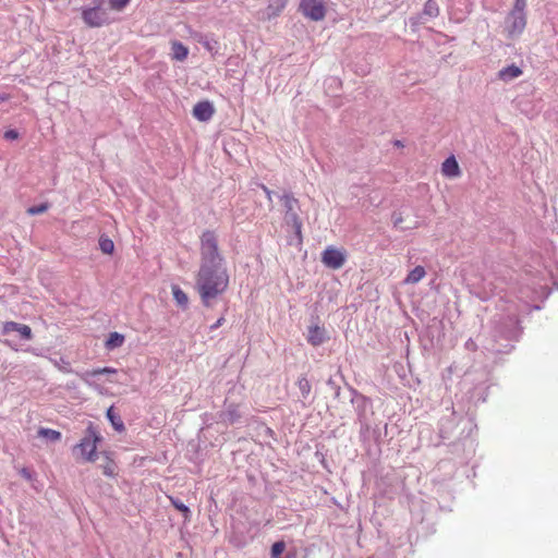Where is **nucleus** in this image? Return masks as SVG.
Wrapping results in <instances>:
<instances>
[{
	"label": "nucleus",
	"instance_id": "obj_32",
	"mask_svg": "<svg viewBox=\"0 0 558 558\" xmlns=\"http://www.w3.org/2000/svg\"><path fill=\"white\" fill-rule=\"evenodd\" d=\"M526 7V0H515L513 9L524 11Z\"/></svg>",
	"mask_w": 558,
	"mask_h": 558
},
{
	"label": "nucleus",
	"instance_id": "obj_11",
	"mask_svg": "<svg viewBox=\"0 0 558 558\" xmlns=\"http://www.w3.org/2000/svg\"><path fill=\"white\" fill-rule=\"evenodd\" d=\"M441 173L447 178H458L461 174L460 166L454 156L448 157L441 163Z\"/></svg>",
	"mask_w": 558,
	"mask_h": 558
},
{
	"label": "nucleus",
	"instance_id": "obj_8",
	"mask_svg": "<svg viewBox=\"0 0 558 558\" xmlns=\"http://www.w3.org/2000/svg\"><path fill=\"white\" fill-rule=\"evenodd\" d=\"M11 332H17L20 338L23 340H31L33 338V332L29 326L15 322H7L3 325L2 333L9 335Z\"/></svg>",
	"mask_w": 558,
	"mask_h": 558
},
{
	"label": "nucleus",
	"instance_id": "obj_4",
	"mask_svg": "<svg viewBox=\"0 0 558 558\" xmlns=\"http://www.w3.org/2000/svg\"><path fill=\"white\" fill-rule=\"evenodd\" d=\"M281 201L283 202V206L286 209V223L292 226L295 234L301 239L302 221L295 210V208L299 206V201L290 193L283 194L281 196Z\"/></svg>",
	"mask_w": 558,
	"mask_h": 558
},
{
	"label": "nucleus",
	"instance_id": "obj_39",
	"mask_svg": "<svg viewBox=\"0 0 558 558\" xmlns=\"http://www.w3.org/2000/svg\"><path fill=\"white\" fill-rule=\"evenodd\" d=\"M393 145L398 148H402L404 146L403 143L399 140L393 141Z\"/></svg>",
	"mask_w": 558,
	"mask_h": 558
},
{
	"label": "nucleus",
	"instance_id": "obj_16",
	"mask_svg": "<svg viewBox=\"0 0 558 558\" xmlns=\"http://www.w3.org/2000/svg\"><path fill=\"white\" fill-rule=\"evenodd\" d=\"M124 343V336L122 333H119L117 331L110 332L106 342L105 348L109 351L118 349L122 347Z\"/></svg>",
	"mask_w": 558,
	"mask_h": 558
},
{
	"label": "nucleus",
	"instance_id": "obj_10",
	"mask_svg": "<svg viewBox=\"0 0 558 558\" xmlns=\"http://www.w3.org/2000/svg\"><path fill=\"white\" fill-rule=\"evenodd\" d=\"M327 330L324 327H319L318 325H314L308 327L307 341L314 345L318 347L323 344L326 340H328Z\"/></svg>",
	"mask_w": 558,
	"mask_h": 558
},
{
	"label": "nucleus",
	"instance_id": "obj_17",
	"mask_svg": "<svg viewBox=\"0 0 558 558\" xmlns=\"http://www.w3.org/2000/svg\"><path fill=\"white\" fill-rule=\"evenodd\" d=\"M101 454L104 456V463H101L99 465V468H101L102 473L106 476H110V477L114 476L117 474L116 473L117 465H116L114 461L110 458L109 452L104 451V452H101Z\"/></svg>",
	"mask_w": 558,
	"mask_h": 558
},
{
	"label": "nucleus",
	"instance_id": "obj_35",
	"mask_svg": "<svg viewBox=\"0 0 558 558\" xmlns=\"http://www.w3.org/2000/svg\"><path fill=\"white\" fill-rule=\"evenodd\" d=\"M262 187H263L264 192L266 193L267 198L271 202V194H272V192L267 186H265V185H262Z\"/></svg>",
	"mask_w": 558,
	"mask_h": 558
},
{
	"label": "nucleus",
	"instance_id": "obj_26",
	"mask_svg": "<svg viewBox=\"0 0 558 558\" xmlns=\"http://www.w3.org/2000/svg\"><path fill=\"white\" fill-rule=\"evenodd\" d=\"M172 506L179 510L185 520H187L191 515V510L187 506H185L181 500L175 498H170Z\"/></svg>",
	"mask_w": 558,
	"mask_h": 558
},
{
	"label": "nucleus",
	"instance_id": "obj_24",
	"mask_svg": "<svg viewBox=\"0 0 558 558\" xmlns=\"http://www.w3.org/2000/svg\"><path fill=\"white\" fill-rule=\"evenodd\" d=\"M298 387L301 391V397L306 400L310 397L312 386L305 376H301L298 380Z\"/></svg>",
	"mask_w": 558,
	"mask_h": 558
},
{
	"label": "nucleus",
	"instance_id": "obj_31",
	"mask_svg": "<svg viewBox=\"0 0 558 558\" xmlns=\"http://www.w3.org/2000/svg\"><path fill=\"white\" fill-rule=\"evenodd\" d=\"M4 138L9 141H13L19 138V132L16 130L10 129L4 132Z\"/></svg>",
	"mask_w": 558,
	"mask_h": 558
},
{
	"label": "nucleus",
	"instance_id": "obj_7",
	"mask_svg": "<svg viewBox=\"0 0 558 558\" xmlns=\"http://www.w3.org/2000/svg\"><path fill=\"white\" fill-rule=\"evenodd\" d=\"M322 262L331 269H339L345 262V255L342 251L332 246L327 247L322 254Z\"/></svg>",
	"mask_w": 558,
	"mask_h": 558
},
{
	"label": "nucleus",
	"instance_id": "obj_2",
	"mask_svg": "<svg viewBox=\"0 0 558 558\" xmlns=\"http://www.w3.org/2000/svg\"><path fill=\"white\" fill-rule=\"evenodd\" d=\"M101 440L102 437L90 423L85 432V436L81 439L80 444L74 447V452L78 450L86 461L95 462L98 458L97 444Z\"/></svg>",
	"mask_w": 558,
	"mask_h": 558
},
{
	"label": "nucleus",
	"instance_id": "obj_22",
	"mask_svg": "<svg viewBox=\"0 0 558 558\" xmlns=\"http://www.w3.org/2000/svg\"><path fill=\"white\" fill-rule=\"evenodd\" d=\"M288 0H268V16L278 15L282 9L286 7Z\"/></svg>",
	"mask_w": 558,
	"mask_h": 558
},
{
	"label": "nucleus",
	"instance_id": "obj_30",
	"mask_svg": "<svg viewBox=\"0 0 558 558\" xmlns=\"http://www.w3.org/2000/svg\"><path fill=\"white\" fill-rule=\"evenodd\" d=\"M327 385H328L329 387H331V389H333V390H335V397H336V398H340V390H341V388H340V386H339V385L333 380V378H332V377H330V378L327 380Z\"/></svg>",
	"mask_w": 558,
	"mask_h": 558
},
{
	"label": "nucleus",
	"instance_id": "obj_18",
	"mask_svg": "<svg viewBox=\"0 0 558 558\" xmlns=\"http://www.w3.org/2000/svg\"><path fill=\"white\" fill-rule=\"evenodd\" d=\"M172 59L183 61L189 54V49L180 41H173L171 46Z\"/></svg>",
	"mask_w": 558,
	"mask_h": 558
},
{
	"label": "nucleus",
	"instance_id": "obj_14",
	"mask_svg": "<svg viewBox=\"0 0 558 558\" xmlns=\"http://www.w3.org/2000/svg\"><path fill=\"white\" fill-rule=\"evenodd\" d=\"M116 373H117L116 368L106 366V367H101V368L86 371L82 374H78V376L81 377L82 380H84L85 383H88V379L90 377H97L99 375H110V374H116Z\"/></svg>",
	"mask_w": 558,
	"mask_h": 558
},
{
	"label": "nucleus",
	"instance_id": "obj_6",
	"mask_svg": "<svg viewBox=\"0 0 558 558\" xmlns=\"http://www.w3.org/2000/svg\"><path fill=\"white\" fill-rule=\"evenodd\" d=\"M300 11L312 21H322L326 14L325 5L320 0H302Z\"/></svg>",
	"mask_w": 558,
	"mask_h": 558
},
{
	"label": "nucleus",
	"instance_id": "obj_5",
	"mask_svg": "<svg viewBox=\"0 0 558 558\" xmlns=\"http://www.w3.org/2000/svg\"><path fill=\"white\" fill-rule=\"evenodd\" d=\"M526 26V17L524 11L512 9L507 17V33L509 37L520 35Z\"/></svg>",
	"mask_w": 558,
	"mask_h": 558
},
{
	"label": "nucleus",
	"instance_id": "obj_23",
	"mask_svg": "<svg viewBox=\"0 0 558 558\" xmlns=\"http://www.w3.org/2000/svg\"><path fill=\"white\" fill-rule=\"evenodd\" d=\"M38 436L46 438L49 441H58L61 439V433L50 428H39Z\"/></svg>",
	"mask_w": 558,
	"mask_h": 558
},
{
	"label": "nucleus",
	"instance_id": "obj_13",
	"mask_svg": "<svg viewBox=\"0 0 558 558\" xmlns=\"http://www.w3.org/2000/svg\"><path fill=\"white\" fill-rule=\"evenodd\" d=\"M106 416L107 418L110 421L112 427L119 432V433H122L124 432L125 429V426H124V423L120 416L119 413L116 412L114 408L113 407H110L108 410H107V413H106Z\"/></svg>",
	"mask_w": 558,
	"mask_h": 558
},
{
	"label": "nucleus",
	"instance_id": "obj_36",
	"mask_svg": "<svg viewBox=\"0 0 558 558\" xmlns=\"http://www.w3.org/2000/svg\"><path fill=\"white\" fill-rule=\"evenodd\" d=\"M21 473H22V475H23L25 478H28V480L31 478V472H29V470H28V469H26V468L22 469Z\"/></svg>",
	"mask_w": 558,
	"mask_h": 558
},
{
	"label": "nucleus",
	"instance_id": "obj_37",
	"mask_svg": "<svg viewBox=\"0 0 558 558\" xmlns=\"http://www.w3.org/2000/svg\"><path fill=\"white\" fill-rule=\"evenodd\" d=\"M104 1L100 0H93L92 4L89 7H102Z\"/></svg>",
	"mask_w": 558,
	"mask_h": 558
},
{
	"label": "nucleus",
	"instance_id": "obj_12",
	"mask_svg": "<svg viewBox=\"0 0 558 558\" xmlns=\"http://www.w3.org/2000/svg\"><path fill=\"white\" fill-rule=\"evenodd\" d=\"M220 418L222 422L228 424H235L241 418V413L239 412L238 405L230 404L223 412L220 413Z\"/></svg>",
	"mask_w": 558,
	"mask_h": 558
},
{
	"label": "nucleus",
	"instance_id": "obj_27",
	"mask_svg": "<svg viewBox=\"0 0 558 558\" xmlns=\"http://www.w3.org/2000/svg\"><path fill=\"white\" fill-rule=\"evenodd\" d=\"M49 208H50V204L46 202V203H43L39 205L28 207L26 209V213L29 216H35V215H40V214L46 213Z\"/></svg>",
	"mask_w": 558,
	"mask_h": 558
},
{
	"label": "nucleus",
	"instance_id": "obj_21",
	"mask_svg": "<svg viewBox=\"0 0 558 558\" xmlns=\"http://www.w3.org/2000/svg\"><path fill=\"white\" fill-rule=\"evenodd\" d=\"M172 294L173 299L175 300L177 304L182 307L186 308L189 304V298L186 293L179 287V286H172Z\"/></svg>",
	"mask_w": 558,
	"mask_h": 558
},
{
	"label": "nucleus",
	"instance_id": "obj_28",
	"mask_svg": "<svg viewBox=\"0 0 558 558\" xmlns=\"http://www.w3.org/2000/svg\"><path fill=\"white\" fill-rule=\"evenodd\" d=\"M109 7L111 10L121 12L123 11L131 2V0H108Z\"/></svg>",
	"mask_w": 558,
	"mask_h": 558
},
{
	"label": "nucleus",
	"instance_id": "obj_29",
	"mask_svg": "<svg viewBox=\"0 0 558 558\" xmlns=\"http://www.w3.org/2000/svg\"><path fill=\"white\" fill-rule=\"evenodd\" d=\"M392 223L396 228L398 229H405V227L402 225L403 223V217L401 214H393L392 215Z\"/></svg>",
	"mask_w": 558,
	"mask_h": 558
},
{
	"label": "nucleus",
	"instance_id": "obj_9",
	"mask_svg": "<svg viewBox=\"0 0 558 558\" xmlns=\"http://www.w3.org/2000/svg\"><path fill=\"white\" fill-rule=\"evenodd\" d=\"M214 113L215 108L208 100L199 101L193 108V116L202 122L210 120Z\"/></svg>",
	"mask_w": 558,
	"mask_h": 558
},
{
	"label": "nucleus",
	"instance_id": "obj_33",
	"mask_svg": "<svg viewBox=\"0 0 558 558\" xmlns=\"http://www.w3.org/2000/svg\"><path fill=\"white\" fill-rule=\"evenodd\" d=\"M62 361V365L59 366V368L64 372V373H71L72 372V368L70 366V363L69 362H65L64 360H61Z\"/></svg>",
	"mask_w": 558,
	"mask_h": 558
},
{
	"label": "nucleus",
	"instance_id": "obj_15",
	"mask_svg": "<svg viewBox=\"0 0 558 558\" xmlns=\"http://www.w3.org/2000/svg\"><path fill=\"white\" fill-rule=\"evenodd\" d=\"M521 74L522 70L519 66L511 64L501 69L498 73V76L502 81H510L519 77Z\"/></svg>",
	"mask_w": 558,
	"mask_h": 558
},
{
	"label": "nucleus",
	"instance_id": "obj_34",
	"mask_svg": "<svg viewBox=\"0 0 558 558\" xmlns=\"http://www.w3.org/2000/svg\"><path fill=\"white\" fill-rule=\"evenodd\" d=\"M225 322V318L223 317H220L214 325L210 326V329L214 330V329H217L218 327H220Z\"/></svg>",
	"mask_w": 558,
	"mask_h": 558
},
{
	"label": "nucleus",
	"instance_id": "obj_38",
	"mask_svg": "<svg viewBox=\"0 0 558 558\" xmlns=\"http://www.w3.org/2000/svg\"><path fill=\"white\" fill-rule=\"evenodd\" d=\"M426 8L428 9V13L432 14V10L434 9V3H432V1H428ZM435 10L437 11V8H435Z\"/></svg>",
	"mask_w": 558,
	"mask_h": 558
},
{
	"label": "nucleus",
	"instance_id": "obj_1",
	"mask_svg": "<svg viewBox=\"0 0 558 558\" xmlns=\"http://www.w3.org/2000/svg\"><path fill=\"white\" fill-rule=\"evenodd\" d=\"M229 286L226 260L219 251L218 236L206 230L201 236V264L195 280V288L205 306L221 295Z\"/></svg>",
	"mask_w": 558,
	"mask_h": 558
},
{
	"label": "nucleus",
	"instance_id": "obj_41",
	"mask_svg": "<svg viewBox=\"0 0 558 558\" xmlns=\"http://www.w3.org/2000/svg\"><path fill=\"white\" fill-rule=\"evenodd\" d=\"M7 99H8V96H7V95H2V96H0V100H1V101H4V100H7Z\"/></svg>",
	"mask_w": 558,
	"mask_h": 558
},
{
	"label": "nucleus",
	"instance_id": "obj_40",
	"mask_svg": "<svg viewBox=\"0 0 558 558\" xmlns=\"http://www.w3.org/2000/svg\"><path fill=\"white\" fill-rule=\"evenodd\" d=\"M205 46H206V48H207L208 50H213V47H211V45H210V43H209V41H206V43H205Z\"/></svg>",
	"mask_w": 558,
	"mask_h": 558
},
{
	"label": "nucleus",
	"instance_id": "obj_20",
	"mask_svg": "<svg viewBox=\"0 0 558 558\" xmlns=\"http://www.w3.org/2000/svg\"><path fill=\"white\" fill-rule=\"evenodd\" d=\"M286 549V543L283 541H277L272 544L270 550V558H281ZM295 554L288 553L284 558H294Z\"/></svg>",
	"mask_w": 558,
	"mask_h": 558
},
{
	"label": "nucleus",
	"instance_id": "obj_25",
	"mask_svg": "<svg viewBox=\"0 0 558 558\" xmlns=\"http://www.w3.org/2000/svg\"><path fill=\"white\" fill-rule=\"evenodd\" d=\"M99 247L104 254H111L114 250V244L111 239L106 235L99 238Z\"/></svg>",
	"mask_w": 558,
	"mask_h": 558
},
{
	"label": "nucleus",
	"instance_id": "obj_3",
	"mask_svg": "<svg viewBox=\"0 0 558 558\" xmlns=\"http://www.w3.org/2000/svg\"><path fill=\"white\" fill-rule=\"evenodd\" d=\"M82 20L87 26L93 28L112 23V19L104 7L82 8Z\"/></svg>",
	"mask_w": 558,
	"mask_h": 558
},
{
	"label": "nucleus",
	"instance_id": "obj_19",
	"mask_svg": "<svg viewBox=\"0 0 558 558\" xmlns=\"http://www.w3.org/2000/svg\"><path fill=\"white\" fill-rule=\"evenodd\" d=\"M426 275L425 268L423 266H416L414 269H412L407 278L404 279V283L407 284H414L421 281Z\"/></svg>",
	"mask_w": 558,
	"mask_h": 558
}]
</instances>
